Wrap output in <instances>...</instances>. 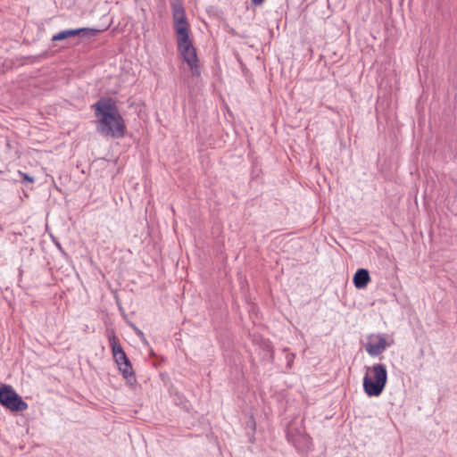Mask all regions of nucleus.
<instances>
[{
  "label": "nucleus",
  "mask_w": 457,
  "mask_h": 457,
  "mask_svg": "<svg viewBox=\"0 0 457 457\" xmlns=\"http://www.w3.org/2000/svg\"><path fill=\"white\" fill-rule=\"evenodd\" d=\"M94 107L103 134L114 138L124 135L126 126L114 102L111 99H100Z\"/></svg>",
  "instance_id": "obj_1"
},
{
  "label": "nucleus",
  "mask_w": 457,
  "mask_h": 457,
  "mask_svg": "<svg viewBox=\"0 0 457 457\" xmlns=\"http://www.w3.org/2000/svg\"><path fill=\"white\" fill-rule=\"evenodd\" d=\"M108 340L112 349V356L118 365L119 370L121 372L122 377L129 385H134L137 382L136 375L132 368V364L124 352L119 339L114 331L108 332Z\"/></svg>",
  "instance_id": "obj_2"
},
{
  "label": "nucleus",
  "mask_w": 457,
  "mask_h": 457,
  "mask_svg": "<svg viewBox=\"0 0 457 457\" xmlns=\"http://www.w3.org/2000/svg\"><path fill=\"white\" fill-rule=\"evenodd\" d=\"M371 375L367 372L363 378V389L368 396H378L384 391L387 382V370L383 363H376L368 368Z\"/></svg>",
  "instance_id": "obj_3"
},
{
  "label": "nucleus",
  "mask_w": 457,
  "mask_h": 457,
  "mask_svg": "<svg viewBox=\"0 0 457 457\" xmlns=\"http://www.w3.org/2000/svg\"><path fill=\"white\" fill-rule=\"evenodd\" d=\"M0 404L13 412L28 409V403L22 400L12 386L7 384L0 386Z\"/></svg>",
  "instance_id": "obj_4"
},
{
  "label": "nucleus",
  "mask_w": 457,
  "mask_h": 457,
  "mask_svg": "<svg viewBox=\"0 0 457 457\" xmlns=\"http://www.w3.org/2000/svg\"><path fill=\"white\" fill-rule=\"evenodd\" d=\"M178 37V46L183 56L184 61L190 67L193 75H198V59L196 55L195 49L189 39V34L177 37Z\"/></svg>",
  "instance_id": "obj_5"
},
{
  "label": "nucleus",
  "mask_w": 457,
  "mask_h": 457,
  "mask_svg": "<svg viewBox=\"0 0 457 457\" xmlns=\"http://www.w3.org/2000/svg\"><path fill=\"white\" fill-rule=\"evenodd\" d=\"M286 436L288 442L293 444L298 451L306 452L312 447L311 436L301 429L294 428L292 425L287 428Z\"/></svg>",
  "instance_id": "obj_6"
},
{
  "label": "nucleus",
  "mask_w": 457,
  "mask_h": 457,
  "mask_svg": "<svg viewBox=\"0 0 457 457\" xmlns=\"http://www.w3.org/2000/svg\"><path fill=\"white\" fill-rule=\"evenodd\" d=\"M174 29L177 37L188 34V24L186 21L185 10L179 0L171 2Z\"/></svg>",
  "instance_id": "obj_7"
},
{
  "label": "nucleus",
  "mask_w": 457,
  "mask_h": 457,
  "mask_svg": "<svg viewBox=\"0 0 457 457\" xmlns=\"http://www.w3.org/2000/svg\"><path fill=\"white\" fill-rule=\"evenodd\" d=\"M387 345L388 344L384 334H378V336L370 335L365 345V350L370 356H378L386 350Z\"/></svg>",
  "instance_id": "obj_8"
},
{
  "label": "nucleus",
  "mask_w": 457,
  "mask_h": 457,
  "mask_svg": "<svg viewBox=\"0 0 457 457\" xmlns=\"http://www.w3.org/2000/svg\"><path fill=\"white\" fill-rule=\"evenodd\" d=\"M370 281V276L366 269H358L353 275V282L356 288L362 289L367 287Z\"/></svg>",
  "instance_id": "obj_9"
},
{
  "label": "nucleus",
  "mask_w": 457,
  "mask_h": 457,
  "mask_svg": "<svg viewBox=\"0 0 457 457\" xmlns=\"http://www.w3.org/2000/svg\"><path fill=\"white\" fill-rule=\"evenodd\" d=\"M87 29H84V28L62 30V31L58 32L54 36H53L52 40L53 41H61V40H63V39H66V38H69L71 37L84 35L87 33Z\"/></svg>",
  "instance_id": "obj_10"
},
{
  "label": "nucleus",
  "mask_w": 457,
  "mask_h": 457,
  "mask_svg": "<svg viewBox=\"0 0 457 457\" xmlns=\"http://www.w3.org/2000/svg\"><path fill=\"white\" fill-rule=\"evenodd\" d=\"M19 179L15 172H12L9 165L4 166V170H0V181L18 182Z\"/></svg>",
  "instance_id": "obj_11"
},
{
  "label": "nucleus",
  "mask_w": 457,
  "mask_h": 457,
  "mask_svg": "<svg viewBox=\"0 0 457 457\" xmlns=\"http://www.w3.org/2000/svg\"><path fill=\"white\" fill-rule=\"evenodd\" d=\"M15 175L19 179L18 182H21L24 186H28L29 184H33L35 182L34 177H32V176H30V175L27 174V173H24V172H22L21 170H17L15 172Z\"/></svg>",
  "instance_id": "obj_12"
},
{
  "label": "nucleus",
  "mask_w": 457,
  "mask_h": 457,
  "mask_svg": "<svg viewBox=\"0 0 457 457\" xmlns=\"http://www.w3.org/2000/svg\"><path fill=\"white\" fill-rule=\"evenodd\" d=\"M134 329H135V331H136L137 335L138 337H140L141 338H143V339H144V341H145V339L144 333H143L140 329H138L137 328H134Z\"/></svg>",
  "instance_id": "obj_13"
},
{
  "label": "nucleus",
  "mask_w": 457,
  "mask_h": 457,
  "mask_svg": "<svg viewBox=\"0 0 457 457\" xmlns=\"http://www.w3.org/2000/svg\"><path fill=\"white\" fill-rule=\"evenodd\" d=\"M264 0H252V3L255 5L262 4Z\"/></svg>",
  "instance_id": "obj_14"
},
{
  "label": "nucleus",
  "mask_w": 457,
  "mask_h": 457,
  "mask_svg": "<svg viewBox=\"0 0 457 457\" xmlns=\"http://www.w3.org/2000/svg\"><path fill=\"white\" fill-rule=\"evenodd\" d=\"M15 154H18V158H21L20 151L19 150H15Z\"/></svg>",
  "instance_id": "obj_15"
},
{
  "label": "nucleus",
  "mask_w": 457,
  "mask_h": 457,
  "mask_svg": "<svg viewBox=\"0 0 457 457\" xmlns=\"http://www.w3.org/2000/svg\"><path fill=\"white\" fill-rule=\"evenodd\" d=\"M7 145V148H8V149H11V148H12V145H11V144H8V145Z\"/></svg>",
  "instance_id": "obj_16"
}]
</instances>
